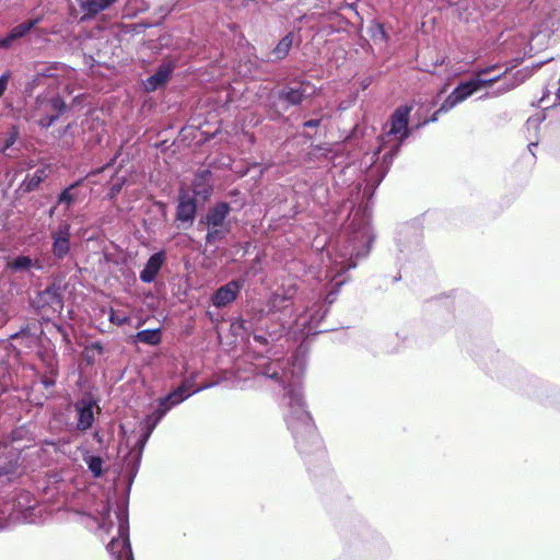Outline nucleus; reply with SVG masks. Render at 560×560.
Returning <instances> with one entry per match:
<instances>
[{
    "mask_svg": "<svg viewBox=\"0 0 560 560\" xmlns=\"http://www.w3.org/2000/svg\"><path fill=\"white\" fill-rule=\"evenodd\" d=\"M244 285V280L237 279L219 288L211 296L213 306L221 308L234 302Z\"/></svg>",
    "mask_w": 560,
    "mask_h": 560,
    "instance_id": "nucleus-8",
    "label": "nucleus"
},
{
    "mask_svg": "<svg viewBox=\"0 0 560 560\" xmlns=\"http://www.w3.org/2000/svg\"><path fill=\"white\" fill-rule=\"evenodd\" d=\"M196 213V203L190 198H182L179 200V203L177 206V213L176 218L177 220L182 222H189L191 223L194 221Z\"/></svg>",
    "mask_w": 560,
    "mask_h": 560,
    "instance_id": "nucleus-16",
    "label": "nucleus"
},
{
    "mask_svg": "<svg viewBox=\"0 0 560 560\" xmlns=\"http://www.w3.org/2000/svg\"><path fill=\"white\" fill-rule=\"evenodd\" d=\"M79 185V183L70 185L66 188L58 197V203H65L67 208H69L75 200L77 196L73 192V189Z\"/></svg>",
    "mask_w": 560,
    "mask_h": 560,
    "instance_id": "nucleus-26",
    "label": "nucleus"
},
{
    "mask_svg": "<svg viewBox=\"0 0 560 560\" xmlns=\"http://www.w3.org/2000/svg\"><path fill=\"white\" fill-rule=\"evenodd\" d=\"M319 125L318 119H311L304 122L305 127H317Z\"/></svg>",
    "mask_w": 560,
    "mask_h": 560,
    "instance_id": "nucleus-40",
    "label": "nucleus"
},
{
    "mask_svg": "<svg viewBox=\"0 0 560 560\" xmlns=\"http://www.w3.org/2000/svg\"><path fill=\"white\" fill-rule=\"evenodd\" d=\"M537 144H538L537 140H533L529 138V143H528L529 151H532L534 147H537Z\"/></svg>",
    "mask_w": 560,
    "mask_h": 560,
    "instance_id": "nucleus-45",
    "label": "nucleus"
},
{
    "mask_svg": "<svg viewBox=\"0 0 560 560\" xmlns=\"http://www.w3.org/2000/svg\"><path fill=\"white\" fill-rule=\"evenodd\" d=\"M116 0H85L81 3V9L90 15H95L106 10Z\"/></svg>",
    "mask_w": 560,
    "mask_h": 560,
    "instance_id": "nucleus-21",
    "label": "nucleus"
},
{
    "mask_svg": "<svg viewBox=\"0 0 560 560\" xmlns=\"http://www.w3.org/2000/svg\"><path fill=\"white\" fill-rule=\"evenodd\" d=\"M293 44V35L292 33H289L285 35L276 46L272 54L277 59H283L289 54L291 47Z\"/></svg>",
    "mask_w": 560,
    "mask_h": 560,
    "instance_id": "nucleus-25",
    "label": "nucleus"
},
{
    "mask_svg": "<svg viewBox=\"0 0 560 560\" xmlns=\"http://www.w3.org/2000/svg\"><path fill=\"white\" fill-rule=\"evenodd\" d=\"M226 231L218 228H209V231L206 236L207 243H214L215 241L222 240L225 235Z\"/></svg>",
    "mask_w": 560,
    "mask_h": 560,
    "instance_id": "nucleus-33",
    "label": "nucleus"
},
{
    "mask_svg": "<svg viewBox=\"0 0 560 560\" xmlns=\"http://www.w3.org/2000/svg\"><path fill=\"white\" fill-rule=\"evenodd\" d=\"M315 86L308 82H299L283 89L280 97L291 105L301 104L306 97L315 93Z\"/></svg>",
    "mask_w": 560,
    "mask_h": 560,
    "instance_id": "nucleus-9",
    "label": "nucleus"
},
{
    "mask_svg": "<svg viewBox=\"0 0 560 560\" xmlns=\"http://www.w3.org/2000/svg\"><path fill=\"white\" fill-rule=\"evenodd\" d=\"M100 514L102 516V523L100 524V526L102 528H104L105 527V521L109 516V506H108L107 503L104 504V506H103L102 511L100 512Z\"/></svg>",
    "mask_w": 560,
    "mask_h": 560,
    "instance_id": "nucleus-38",
    "label": "nucleus"
},
{
    "mask_svg": "<svg viewBox=\"0 0 560 560\" xmlns=\"http://www.w3.org/2000/svg\"><path fill=\"white\" fill-rule=\"evenodd\" d=\"M279 291L282 294V298L285 299L287 302H290L295 296L298 288L294 282L289 281L288 283L282 284Z\"/></svg>",
    "mask_w": 560,
    "mask_h": 560,
    "instance_id": "nucleus-32",
    "label": "nucleus"
},
{
    "mask_svg": "<svg viewBox=\"0 0 560 560\" xmlns=\"http://www.w3.org/2000/svg\"><path fill=\"white\" fill-rule=\"evenodd\" d=\"M155 427L156 425L152 424V421H148L144 419L142 422V429L144 430V432L142 434L141 440L138 442L139 451L132 455V459L135 460V464L131 468V472H133V474H136L137 468L139 466L141 452H142L147 441L149 440L150 435L152 434L153 430L155 429Z\"/></svg>",
    "mask_w": 560,
    "mask_h": 560,
    "instance_id": "nucleus-18",
    "label": "nucleus"
},
{
    "mask_svg": "<svg viewBox=\"0 0 560 560\" xmlns=\"http://www.w3.org/2000/svg\"><path fill=\"white\" fill-rule=\"evenodd\" d=\"M52 254L58 259H63L70 250V225L61 224L57 231L52 232Z\"/></svg>",
    "mask_w": 560,
    "mask_h": 560,
    "instance_id": "nucleus-10",
    "label": "nucleus"
},
{
    "mask_svg": "<svg viewBox=\"0 0 560 560\" xmlns=\"http://www.w3.org/2000/svg\"><path fill=\"white\" fill-rule=\"evenodd\" d=\"M509 70H510V68L505 67V69L502 72H499L497 74H492L491 78H497L494 80V83L501 81L502 79H504L503 83L497 89L495 92H493L494 96L508 93L511 90L515 89L520 84V81L516 80L515 77H513V78H508L506 77Z\"/></svg>",
    "mask_w": 560,
    "mask_h": 560,
    "instance_id": "nucleus-17",
    "label": "nucleus"
},
{
    "mask_svg": "<svg viewBox=\"0 0 560 560\" xmlns=\"http://www.w3.org/2000/svg\"><path fill=\"white\" fill-rule=\"evenodd\" d=\"M118 521V536L107 545V550L115 560H133L129 542L128 513L125 506L118 508L116 512Z\"/></svg>",
    "mask_w": 560,
    "mask_h": 560,
    "instance_id": "nucleus-4",
    "label": "nucleus"
},
{
    "mask_svg": "<svg viewBox=\"0 0 560 560\" xmlns=\"http://www.w3.org/2000/svg\"><path fill=\"white\" fill-rule=\"evenodd\" d=\"M108 318L112 324L117 325V326H122V325L129 324L131 322V318L128 315L119 313V312L115 311L114 308L109 310Z\"/></svg>",
    "mask_w": 560,
    "mask_h": 560,
    "instance_id": "nucleus-30",
    "label": "nucleus"
},
{
    "mask_svg": "<svg viewBox=\"0 0 560 560\" xmlns=\"http://www.w3.org/2000/svg\"><path fill=\"white\" fill-rule=\"evenodd\" d=\"M32 267L40 269L38 261H33L28 256H19L8 262V268L14 271H26Z\"/></svg>",
    "mask_w": 560,
    "mask_h": 560,
    "instance_id": "nucleus-22",
    "label": "nucleus"
},
{
    "mask_svg": "<svg viewBox=\"0 0 560 560\" xmlns=\"http://www.w3.org/2000/svg\"><path fill=\"white\" fill-rule=\"evenodd\" d=\"M95 402L92 399H81L75 404V410L79 415L77 428L81 431L90 429L94 421L93 409Z\"/></svg>",
    "mask_w": 560,
    "mask_h": 560,
    "instance_id": "nucleus-11",
    "label": "nucleus"
},
{
    "mask_svg": "<svg viewBox=\"0 0 560 560\" xmlns=\"http://www.w3.org/2000/svg\"><path fill=\"white\" fill-rule=\"evenodd\" d=\"M230 213V206L226 202H221L210 208L206 215V223L209 228H222L224 221Z\"/></svg>",
    "mask_w": 560,
    "mask_h": 560,
    "instance_id": "nucleus-14",
    "label": "nucleus"
},
{
    "mask_svg": "<svg viewBox=\"0 0 560 560\" xmlns=\"http://www.w3.org/2000/svg\"><path fill=\"white\" fill-rule=\"evenodd\" d=\"M168 410L170 406H161V402L159 401V407L152 413L148 415L145 420L152 421L153 425H158Z\"/></svg>",
    "mask_w": 560,
    "mask_h": 560,
    "instance_id": "nucleus-29",
    "label": "nucleus"
},
{
    "mask_svg": "<svg viewBox=\"0 0 560 560\" xmlns=\"http://www.w3.org/2000/svg\"><path fill=\"white\" fill-rule=\"evenodd\" d=\"M165 262V253L163 250L153 254L147 261L140 272V280L144 283H151L155 280L159 271Z\"/></svg>",
    "mask_w": 560,
    "mask_h": 560,
    "instance_id": "nucleus-12",
    "label": "nucleus"
},
{
    "mask_svg": "<svg viewBox=\"0 0 560 560\" xmlns=\"http://www.w3.org/2000/svg\"><path fill=\"white\" fill-rule=\"evenodd\" d=\"M373 241L372 230L366 222H361L353 229L347 245L331 255L330 277L331 281L342 275L345 271L354 268L353 258L363 257L370 250V244Z\"/></svg>",
    "mask_w": 560,
    "mask_h": 560,
    "instance_id": "nucleus-2",
    "label": "nucleus"
},
{
    "mask_svg": "<svg viewBox=\"0 0 560 560\" xmlns=\"http://www.w3.org/2000/svg\"><path fill=\"white\" fill-rule=\"evenodd\" d=\"M287 301L282 298L280 291H276L269 299V308L272 312L281 311L287 307Z\"/></svg>",
    "mask_w": 560,
    "mask_h": 560,
    "instance_id": "nucleus-28",
    "label": "nucleus"
},
{
    "mask_svg": "<svg viewBox=\"0 0 560 560\" xmlns=\"http://www.w3.org/2000/svg\"><path fill=\"white\" fill-rule=\"evenodd\" d=\"M357 217H358V213H355V214H354V217H353V220H352V223H351V224H353V225H354V223H355V221H357Z\"/></svg>",
    "mask_w": 560,
    "mask_h": 560,
    "instance_id": "nucleus-49",
    "label": "nucleus"
},
{
    "mask_svg": "<svg viewBox=\"0 0 560 560\" xmlns=\"http://www.w3.org/2000/svg\"><path fill=\"white\" fill-rule=\"evenodd\" d=\"M56 298V303L58 306H61V300L58 298V296H55Z\"/></svg>",
    "mask_w": 560,
    "mask_h": 560,
    "instance_id": "nucleus-48",
    "label": "nucleus"
},
{
    "mask_svg": "<svg viewBox=\"0 0 560 560\" xmlns=\"http://www.w3.org/2000/svg\"><path fill=\"white\" fill-rule=\"evenodd\" d=\"M44 176H45V171L44 170L36 171L34 176L28 182V189H32L35 186H37L39 184V182L43 179Z\"/></svg>",
    "mask_w": 560,
    "mask_h": 560,
    "instance_id": "nucleus-35",
    "label": "nucleus"
},
{
    "mask_svg": "<svg viewBox=\"0 0 560 560\" xmlns=\"http://www.w3.org/2000/svg\"><path fill=\"white\" fill-rule=\"evenodd\" d=\"M325 314L326 308H324L323 303L316 301L311 306L306 305L305 310L296 316L289 329L293 335L317 332Z\"/></svg>",
    "mask_w": 560,
    "mask_h": 560,
    "instance_id": "nucleus-6",
    "label": "nucleus"
},
{
    "mask_svg": "<svg viewBox=\"0 0 560 560\" xmlns=\"http://www.w3.org/2000/svg\"><path fill=\"white\" fill-rule=\"evenodd\" d=\"M192 393L188 392V382H184L180 386H178L175 390L170 393L164 398L160 399L161 406H170V409L185 399H187L189 396H191Z\"/></svg>",
    "mask_w": 560,
    "mask_h": 560,
    "instance_id": "nucleus-15",
    "label": "nucleus"
},
{
    "mask_svg": "<svg viewBox=\"0 0 560 560\" xmlns=\"http://www.w3.org/2000/svg\"><path fill=\"white\" fill-rule=\"evenodd\" d=\"M155 427L156 425L152 424V421H148L144 419L142 422V429L144 430V432L142 434L141 440L138 442L139 451L132 455V459L135 460V464L131 468V472H133V474H136L137 468L139 466L141 452H142L147 441L149 440L150 435L152 434L153 430L155 429Z\"/></svg>",
    "mask_w": 560,
    "mask_h": 560,
    "instance_id": "nucleus-19",
    "label": "nucleus"
},
{
    "mask_svg": "<svg viewBox=\"0 0 560 560\" xmlns=\"http://www.w3.org/2000/svg\"><path fill=\"white\" fill-rule=\"evenodd\" d=\"M343 283V280H340V281H336V285H341Z\"/></svg>",
    "mask_w": 560,
    "mask_h": 560,
    "instance_id": "nucleus-50",
    "label": "nucleus"
},
{
    "mask_svg": "<svg viewBox=\"0 0 560 560\" xmlns=\"http://www.w3.org/2000/svg\"><path fill=\"white\" fill-rule=\"evenodd\" d=\"M85 463L93 474L94 477H100L103 472V459L98 456H89L85 459Z\"/></svg>",
    "mask_w": 560,
    "mask_h": 560,
    "instance_id": "nucleus-27",
    "label": "nucleus"
},
{
    "mask_svg": "<svg viewBox=\"0 0 560 560\" xmlns=\"http://www.w3.org/2000/svg\"><path fill=\"white\" fill-rule=\"evenodd\" d=\"M42 18H35L33 20H30L27 22L21 23L16 26H14L10 33L11 37H14L15 39H19L23 36H25L33 27H35L38 23H40Z\"/></svg>",
    "mask_w": 560,
    "mask_h": 560,
    "instance_id": "nucleus-24",
    "label": "nucleus"
},
{
    "mask_svg": "<svg viewBox=\"0 0 560 560\" xmlns=\"http://www.w3.org/2000/svg\"><path fill=\"white\" fill-rule=\"evenodd\" d=\"M136 341L150 346H156L161 342L160 329H144L135 336Z\"/></svg>",
    "mask_w": 560,
    "mask_h": 560,
    "instance_id": "nucleus-23",
    "label": "nucleus"
},
{
    "mask_svg": "<svg viewBox=\"0 0 560 560\" xmlns=\"http://www.w3.org/2000/svg\"><path fill=\"white\" fill-rule=\"evenodd\" d=\"M14 40H15V38L11 37V33L9 32V34L5 37L0 39V47L1 48H9Z\"/></svg>",
    "mask_w": 560,
    "mask_h": 560,
    "instance_id": "nucleus-37",
    "label": "nucleus"
},
{
    "mask_svg": "<svg viewBox=\"0 0 560 560\" xmlns=\"http://www.w3.org/2000/svg\"><path fill=\"white\" fill-rule=\"evenodd\" d=\"M196 374L191 375L190 378L185 380L184 382H188V392H192L194 388V381H195Z\"/></svg>",
    "mask_w": 560,
    "mask_h": 560,
    "instance_id": "nucleus-41",
    "label": "nucleus"
},
{
    "mask_svg": "<svg viewBox=\"0 0 560 560\" xmlns=\"http://www.w3.org/2000/svg\"><path fill=\"white\" fill-rule=\"evenodd\" d=\"M65 107L63 101L57 96H38L34 108L32 109L31 119L43 128L51 126L61 115Z\"/></svg>",
    "mask_w": 560,
    "mask_h": 560,
    "instance_id": "nucleus-3",
    "label": "nucleus"
},
{
    "mask_svg": "<svg viewBox=\"0 0 560 560\" xmlns=\"http://www.w3.org/2000/svg\"><path fill=\"white\" fill-rule=\"evenodd\" d=\"M120 185H113L110 197H114L116 194H118L120 191Z\"/></svg>",
    "mask_w": 560,
    "mask_h": 560,
    "instance_id": "nucleus-43",
    "label": "nucleus"
},
{
    "mask_svg": "<svg viewBox=\"0 0 560 560\" xmlns=\"http://www.w3.org/2000/svg\"><path fill=\"white\" fill-rule=\"evenodd\" d=\"M501 66L499 63H494L485 68H479L475 72V77L487 78L488 74L500 70Z\"/></svg>",
    "mask_w": 560,
    "mask_h": 560,
    "instance_id": "nucleus-34",
    "label": "nucleus"
},
{
    "mask_svg": "<svg viewBox=\"0 0 560 560\" xmlns=\"http://www.w3.org/2000/svg\"><path fill=\"white\" fill-rule=\"evenodd\" d=\"M9 78H10L9 73H3L0 77V97L4 94V92L8 88Z\"/></svg>",
    "mask_w": 560,
    "mask_h": 560,
    "instance_id": "nucleus-36",
    "label": "nucleus"
},
{
    "mask_svg": "<svg viewBox=\"0 0 560 560\" xmlns=\"http://www.w3.org/2000/svg\"><path fill=\"white\" fill-rule=\"evenodd\" d=\"M155 427L156 425L152 424V421H148L144 419L142 422V429L144 430V432L142 434L141 440L138 442L139 451L132 455V459L135 460V464L131 468V472H133V474H136L137 468L139 466L141 452H142L147 441L149 440L150 435L152 434L153 430L155 429Z\"/></svg>",
    "mask_w": 560,
    "mask_h": 560,
    "instance_id": "nucleus-20",
    "label": "nucleus"
},
{
    "mask_svg": "<svg viewBox=\"0 0 560 560\" xmlns=\"http://www.w3.org/2000/svg\"><path fill=\"white\" fill-rule=\"evenodd\" d=\"M411 109V106L408 105L399 106L390 117L389 129L385 132L384 142L387 141V138L393 137L397 141L395 152H397L401 142L409 136L408 122Z\"/></svg>",
    "mask_w": 560,
    "mask_h": 560,
    "instance_id": "nucleus-7",
    "label": "nucleus"
},
{
    "mask_svg": "<svg viewBox=\"0 0 560 560\" xmlns=\"http://www.w3.org/2000/svg\"><path fill=\"white\" fill-rule=\"evenodd\" d=\"M441 113H445V112H444V110H440V108H439V109H438V110L432 115V117L429 119V121H432V122L436 121V120H438V118H439V115H440Z\"/></svg>",
    "mask_w": 560,
    "mask_h": 560,
    "instance_id": "nucleus-42",
    "label": "nucleus"
},
{
    "mask_svg": "<svg viewBox=\"0 0 560 560\" xmlns=\"http://www.w3.org/2000/svg\"><path fill=\"white\" fill-rule=\"evenodd\" d=\"M12 471V468H7L5 466L0 464V475H7Z\"/></svg>",
    "mask_w": 560,
    "mask_h": 560,
    "instance_id": "nucleus-44",
    "label": "nucleus"
},
{
    "mask_svg": "<svg viewBox=\"0 0 560 560\" xmlns=\"http://www.w3.org/2000/svg\"><path fill=\"white\" fill-rule=\"evenodd\" d=\"M544 120L545 116L542 114H537L535 116L529 117L526 121V129L528 133L533 132V135L536 136L538 128Z\"/></svg>",
    "mask_w": 560,
    "mask_h": 560,
    "instance_id": "nucleus-31",
    "label": "nucleus"
},
{
    "mask_svg": "<svg viewBox=\"0 0 560 560\" xmlns=\"http://www.w3.org/2000/svg\"><path fill=\"white\" fill-rule=\"evenodd\" d=\"M215 383H208V384H205V385H201L199 386L198 388H195L191 393L195 394V393H198V392H201V390H205L207 388H210L212 386H214Z\"/></svg>",
    "mask_w": 560,
    "mask_h": 560,
    "instance_id": "nucleus-39",
    "label": "nucleus"
},
{
    "mask_svg": "<svg viewBox=\"0 0 560 560\" xmlns=\"http://www.w3.org/2000/svg\"><path fill=\"white\" fill-rule=\"evenodd\" d=\"M289 363L273 360L266 363L261 374L267 378L276 381L283 387L284 419L289 430L292 432L296 446L302 453L307 452V445H318L319 440L310 413L305 408L300 380L303 373V362L295 360L293 369H288Z\"/></svg>",
    "mask_w": 560,
    "mask_h": 560,
    "instance_id": "nucleus-1",
    "label": "nucleus"
},
{
    "mask_svg": "<svg viewBox=\"0 0 560 560\" xmlns=\"http://www.w3.org/2000/svg\"><path fill=\"white\" fill-rule=\"evenodd\" d=\"M173 71V66L171 63L162 65L158 71L149 77L144 82L143 86L147 92H153L158 90L160 86L164 85L171 73Z\"/></svg>",
    "mask_w": 560,
    "mask_h": 560,
    "instance_id": "nucleus-13",
    "label": "nucleus"
},
{
    "mask_svg": "<svg viewBox=\"0 0 560 560\" xmlns=\"http://www.w3.org/2000/svg\"><path fill=\"white\" fill-rule=\"evenodd\" d=\"M55 293H56V290H55V289H47V290L45 291V294H47V295H54V296H55Z\"/></svg>",
    "mask_w": 560,
    "mask_h": 560,
    "instance_id": "nucleus-47",
    "label": "nucleus"
},
{
    "mask_svg": "<svg viewBox=\"0 0 560 560\" xmlns=\"http://www.w3.org/2000/svg\"><path fill=\"white\" fill-rule=\"evenodd\" d=\"M497 78H480L474 77L468 81L462 82L457 88L446 97L440 107V110L448 112L457 104L466 101L474 93L482 88L492 86Z\"/></svg>",
    "mask_w": 560,
    "mask_h": 560,
    "instance_id": "nucleus-5",
    "label": "nucleus"
},
{
    "mask_svg": "<svg viewBox=\"0 0 560 560\" xmlns=\"http://www.w3.org/2000/svg\"><path fill=\"white\" fill-rule=\"evenodd\" d=\"M254 339L258 342H267V339H265L262 336L255 335Z\"/></svg>",
    "mask_w": 560,
    "mask_h": 560,
    "instance_id": "nucleus-46",
    "label": "nucleus"
}]
</instances>
